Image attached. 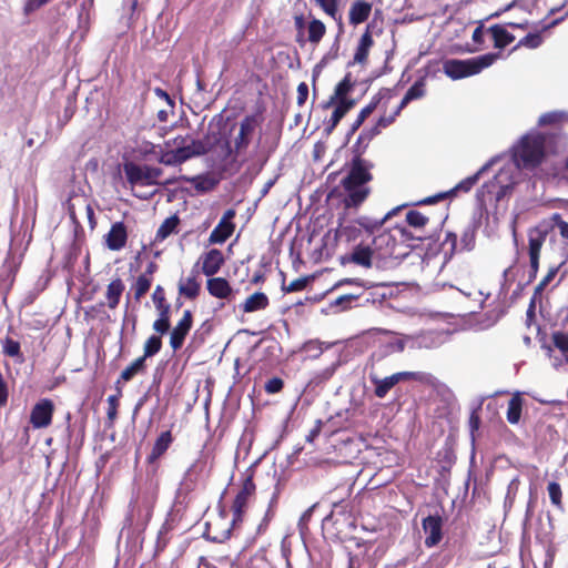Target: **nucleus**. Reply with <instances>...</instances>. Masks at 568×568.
<instances>
[{
    "label": "nucleus",
    "instance_id": "f257e3e1",
    "mask_svg": "<svg viewBox=\"0 0 568 568\" xmlns=\"http://www.w3.org/2000/svg\"><path fill=\"white\" fill-rule=\"evenodd\" d=\"M567 145L568 136L564 131H531L514 148L513 159L518 169L531 170L540 165L548 155L564 151Z\"/></svg>",
    "mask_w": 568,
    "mask_h": 568
},
{
    "label": "nucleus",
    "instance_id": "f03ea898",
    "mask_svg": "<svg viewBox=\"0 0 568 568\" xmlns=\"http://www.w3.org/2000/svg\"><path fill=\"white\" fill-rule=\"evenodd\" d=\"M373 163L362 158V151L356 150L347 175L342 180V185L347 195L344 199L345 207H357L368 196L371 190L366 184L372 181Z\"/></svg>",
    "mask_w": 568,
    "mask_h": 568
},
{
    "label": "nucleus",
    "instance_id": "7ed1b4c3",
    "mask_svg": "<svg viewBox=\"0 0 568 568\" xmlns=\"http://www.w3.org/2000/svg\"><path fill=\"white\" fill-rule=\"evenodd\" d=\"M260 125L258 116L250 114L239 123H233L227 135L221 133L219 141H222L223 160L235 161L237 156L245 154Z\"/></svg>",
    "mask_w": 568,
    "mask_h": 568
},
{
    "label": "nucleus",
    "instance_id": "20e7f679",
    "mask_svg": "<svg viewBox=\"0 0 568 568\" xmlns=\"http://www.w3.org/2000/svg\"><path fill=\"white\" fill-rule=\"evenodd\" d=\"M500 57L499 52H488L465 60L449 59L444 62V72L450 79L459 80L478 74L484 69L494 64Z\"/></svg>",
    "mask_w": 568,
    "mask_h": 568
},
{
    "label": "nucleus",
    "instance_id": "39448f33",
    "mask_svg": "<svg viewBox=\"0 0 568 568\" xmlns=\"http://www.w3.org/2000/svg\"><path fill=\"white\" fill-rule=\"evenodd\" d=\"M376 255V266H393L394 261H399L408 255L407 251H402V245L397 243V236L392 230H385L374 236L369 243Z\"/></svg>",
    "mask_w": 568,
    "mask_h": 568
},
{
    "label": "nucleus",
    "instance_id": "423d86ee",
    "mask_svg": "<svg viewBox=\"0 0 568 568\" xmlns=\"http://www.w3.org/2000/svg\"><path fill=\"white\" fill-rule=\"evenodd\" d=\"M369 381L375 386L374 394L378 398H385L388 392L398 383L408 379H419V373L398 372L390 376L381 377L376 368L371 366Z\"/></svg>",
    "mask_w": 568,
    "mask_h": 568
},
{
    "label": "nucleus",
    "instance_id": "0eeeda50",
    "mask_svg": "<svg viewBox=\"0 0 568 568\" xmlns=\"http://www.w3.org/2000/svg\"><path fill=\"white\" fill-rule=\"evenodd\" d=\"M124 173L131 185H154L158 184L162 169L129 162L124 164Z\"/></svg>",
    "mask_w": 568,
    "mask_h": 568
},
{
    "label": "nucleus",
    "instance_id": "6e6552de",
    "mask_svg": "<svg viewBox=\"0 0 568 568\" xmlns=\"http://www.w3.org/2000/svg\"><path fill=\"white\" fill-rule=\"evenodd\" d=\"M509 171L501 169L494 178L485 183L478 191L477 195L483 199L486 195H495V201L500 202L506 195H508L514 187L513 182H509Z\"/></svg>",
    "mask_w": 568,
    "mask_h": 568
},
{
    "label": "nucleus",
    "instance_id": "1a4fd4ad",
    "mask_svg": "<svg viewBox=\"0 0 568 568\" xmlns=\"http://www.w3.org/2000/svg\"><path fill=\"white\" fill-rule=\"evenodd\" d=\"M406 342L407 337H400L399 335H390L385 339H381L377 347L371 354V366L377 368L386 357L403 352Z\"/></svg>",
    "mask_w": 568,
    "mask_h": 568
},
{
    "label": "nucleus",
    "instance_id": "9d476101",
    "mask_svg": "<svg viewBox=\"0 0 568 568\" xmlns=\"http://www.w3.org/2000/svg\"><path fill=\"white\" fill-rule=\"evenodd\" d=\"M255 489L256 487L253 480V471L251 469H247L245 478L243 480L242 488L236 494L232 505V527H234L235 525L243 520V514L247 505V500L255 493Z\"/></svg>",
    "mask_w": 568,
    "mask_h": 568
},
{
    "label": "nucleus",
    "instance_id": "9b49d317",
    "mask_svg": "<svg viewBox=\"0 0 568 568\" xmlns=\"http://www.w3.org/2000/svg\"><path fill=\"white\" fill-rule=\"evenodd\" d=\"M342 265L355 264L364 268H371L376 265V255L369 243L356 244L349 253L339 256Z\"/></svg>",
    "mask_w": 568,
    "mask_h": 568
},
{
    "label": "nucleus",
    "instance_id": "f8f14e48",
    "mask_svg": "<svg viewBox=\"0 0 568 568\" xmlns=\"http://www.w3.org/2000/svg\"><path fill=\"white\" fill-rule=\"evenodd\" d=\"M234 216L235 211L232 209L224 212L221 221L210 234V243L223 244L224 242H226V240L232 235L234 231V223L232 222V219Z\"/></svg>",
    "mask_w": 568,
    "mask_h": 568
},
{
    "label": "nucleus",
    "instance_id": "ddd939ff",
    "mask_svg": "<svg viewBox=\"0 0 568 568\" xmlns=\"http://www.w3.org/2000/svg\"><path fill=\"white\" fill-rule=\"evenodd\" d=\"M53 403L50 399L38 402L30 414V423L34 428H44L52 422Z\"/></svg>",
    "mask_w": 568,
    "mask_h": 568
},
{
    "label": "nucleus",
    "instance_id": "4468645a",
    "mask_svg": "<svg viewBox=\"0 0 568 568\" xmlns=\"http://www.w3.org/2000/svg\"><path fill=\"white\" fill-rule=\"evenodd\" d=\"M192 313L190 310H185L182 318L171 332L170 345L174 351H178L183 346L184 339L192 328Z\"/></svg>",
    "mask_w": 568,
    "mask_h": 568
},
{
    "label": "nucleus",
    "instance_id": "2eb2a0df",
    "mask_svg": "<svg viewBox=\"0 0 568 568\" xmlns=\"http://www.w3.org/2000/svg\"><path fill=\"white\" fill-rule=\"evenodd\" d=\"M442 518L439 516H427L423 519V529L427 534L425 545L434 547L442 540Z\"/></svg>",
    "mask_w": 568,
    "mask_h": 568
},
{
    "label": "nucleus",
    "instance_id": "dca6fc26",
    "mask_svg": "<svg viewBox=\"0 0 568 568\" xmlns=\"http://www.w3.org/2000/svg\"><path fill=\"white\" fill-rule=\"evenodd\" d=\"M128 232L123 222L112 224L109 233L105 235L106 246L112 251H119L126 244Z\"/></svg>",
    "mask_w": 568,
    "mask_h": 568
},
{
    "label": "nucleus",
    "instance_id": "f3484780",
    "mask_svg": "<svg viewBox=\"0 0 568 568\" xmlns=\"http://www.w3.org/2000/svg\"><path fill=\"white\" fill-rule=\"evenodd\" d=\"M217 142H220L219 138H214L212 141L210 135H206L203 140L191 139V142L186 144V148H182V150L186 160H190L206 154Z\"/></svg>",
    "mask_w": 568,
    "mask_h": 568
},
{
    "label": "nucleus",
    "instance_id": "a211bd4d",
    "mask_svg": "<svg viewBox=\"0 0 568 568\" xmlns=\"http://www.w3.org/2000/svg\"><path fill=\"white\" fill-rule=\"evenodd\" d=\"M496 159L489 160L475 174L462 180L453 189L448 190L449 197L456 196L458 192H469L478 182L479 178L495 163Z\"/></svg>",
    "mask_w": 568,
    "mask_h": 568
},
{
    "label": "nucleus",
    "instance_id": "6ab92c4d",
    "mask_svg": "<svg viewBox=\"0 0 568 568\" xmlns=\"http://www.w3.org/2000/svg\"><path fill=\"white\" fill-rule=\"evenodd\" d=\"M209 293L221 300H231L234 294L230 283L224 277H211L206 282Z\"/></svg>",
    "mask_w": 568,
    "mask_h": 568
},
{
    "label": "nucleus",
    "instance_id": "aec40b11",
    "mask_svg": "<svg viewBox=\"0 0 568 568\" xmlns=\"http://www.w3.org/2000/svg\"><path fill=\"white\" fill-rule=\"evenodd\" d=\"M223 263V253L217 248H212L203 256L202 272L206 276H213L220 271Z\"/></svg>",
    "mask_w": 568,
    "mask_h": 568
},
{
    "label": "nucleus",
    "instance_id": "412c9836",
    "mask_svg": "<svg viewBox=\"0 0 568 568\" xmlns=\"http://www.w3.org/2000/svg\"><path fill=\"white\" fill-rule=\"evenodd\" d=\"M356 104L355 100H345L337 103L335 106L331 119L328 120L324 131L328 135L333 132V130L337 126L341 120L345 116V114L352 110Z\"/></svg>",
    "mask_w": 568,
    "mask_h": 568
},
{
    "label": "nucleus",
    "instance_id": "4be33fe9",
    "mask_svg": "<svg viewBox=\"0 0 568 568\" xmlns=\"http://www.w3.org/2000/svg\"><path fill=\"white\" fill-rule=\"evenodd\" d=\"M372 4L369 2L358 0L355 1L349 9V23L357 26L366 21L371 14Z\"/></svg>",
    "mask_w": 568,
    "mask_h": 568
},
{
    "label": "nucleus",
    "instance_id": "5701e85b",
    "mask_svg": "<svg viewBox=\"0 0 568 568\" xmlns=\"http://www.w3.org/2000/svg\"><path fill=\"white\" fill-rule=\"evenodd\" d=\"M173 442V437L170 430L162 432L156 438L153 448L148 456V463L152 464L159 459L170 447Z\"/></svg>",
    "mask_w": 568,
    "mask_h": 568
},
{
    "label": "nucleus",
    "instance_id": "b1692460",
    "mask_svg": "<svg viewBox=\"0 0 568 568\" xmlns=\"http://www.w3.org/2000/svg\"><path fill=\"white\" fill-rule=\"evenodd\" d=\"M488 32L493 37L494 47L496 49H504L515 40V36L501 24L489 27Z\"/></svg>",
    "mask_w": 568,
    "mask_h": 568
},
{
    "label": "nucleus",
    "instance_id": "393cba45",
    "mask_svg": "<svg viewBox=\"0 0 568 568\" xmlns=\"http://www.w3.org/2000/svg\"><path fill=\"white\" fill-rule=\"evenodd\" d=\"M478 223L476 221L469 223L463 231L458 252H470L476 244V232Z\"/></svg>",
    "mask_w": 568,
    "mask_h": 568
},
{
    "label": "nucleus",
    "instance_id": "a878e982",
    "mask_svg": "<svg viewBox=\"0 0 568 568\" xmlns=\"http://www.w3.org/2000/svg\"><path fill=\"white\" fill-rule=\"evenodd\" d=\"M268 306V297L262 292H256L248 296L242 304L244 313H253L256 311L264 310Z\"/></svg>",
    "mask_w": 568,
    "mask_h": 568
},
{
    "label": "nucleus",
    "instance_id": "bb28decb",
    "mask_svg": "<svg viewBox=\"0 0 568 568\" xmlns=\"http://www.w3.org/2000/svg\"><path fill=\"white\" fill-rule=\"evenodd\" d=\"M407 341H412L413 345L424 348H434L440 344V335L434 331L423 332L415 338L407 337Z\"/></svg>",
    "mask_w": 568,
    "mask_h": 568
},
{
    "label": "nucleus",
    "instance_id": "cd10ccee",
    "mask_svg": "<svg viewBox=\"0 0 568 568\" xmlns=\"http://www.w3.org/2000/svg\"><path fill=\"white\" fill-rule=\"evenodd\" d=\"M389 93V90L388 89H382L379 90V92L377 94H375L372 99V101L366 105L364 106L357 119L355 120V128H361V125L364 123V121L366 120L367 116H369L374 110L377 108V105L379 104L381 100Z\"/></svg>",
    "mask_w": 568,
    "mask_h": 568
},
{
    "label": "nucleus",
    "instance_id": "c85d7f7f",
    "mask_svg": "<svg viewBox=\"0 0 568 568\" xmlns=\"http://www.w3.org/2000/svg\"><path fill=\"white\" fill-rule=\"evenodd\" d=\"M124 291V284L121 278H115L110 282V284L106 287V300H108V306L111 310H114L119 303L121 295Z\"/></svg>",
    "mask_w": 568,
    "mask_h": 568
},
{
    "label": "nucleus",
    "instance_id": "c756f323",
    "mask_svg": "<svg viewBox=\"0 0 568 568\" xmlns=\"http://www.w3.org/2000/svg\"><path fill=\"white\" fill-rule=\"evenodd\" d=\"M564 122H568V112L567 111H550L547 113H544L538 119V124L540 126L545 125H557ZM554 129H557V126H554L550 131ZM559 130V128H558ZM560 131H562L560 129Z\"/></svg>",
    "mask_w": 568,
    "mask_h": 568
},
{
    "label": "nucleus",
    "instance_id": "7c9ffc66",
    "mask_svg": "<svg viewBox=\"0 0 568 568\" xmlns=\"http://www.w3.org/2000/svg\"><path fill=\"white\" fill-rule=\"evenodd\" d=\"M180 179L192 183L195 190L202 193L210 192L217 185V181L209 175L193 178L181 176Z\"/></svg>",
    "mask_w": 568,
    "mask_h": 568
},
{
    "label": "nucleus",
    "instance_id": "2f4dec72",
    "mask_svg": "<svg viewBox=\"0 0 568 568\" xmlns=\"http://www.w3.org/2000/svg\"><path fill=\"white\" fill-rule=\"evenodd\" d=\"M546 240V233L540 230H535L529 233V257L539 258L540 251Z\"/></svg>",
    "mask_w": 568,
    "mask_h": 568
},
{
    "label": "nucleus",
    "instance_id": "473e14b6",
    "mask_svg": "<svg viewBox=\"0 0 568 568\" xmlns=\"http://www.w3.org/2000/svg\"><path fill=\"white\" fill-rule=\"evenodd\" d=\"M182 148L179 150H168L161 153L159 162L166 166H175L186 162Z\"/></svg>",
    "mask_w": 568,
    "mask_h": 568
},
{
    "label": "nucleus",
    "instance_id": "72a5a7b5",
    "mask_svg": "<svg viewBox=\"0 0 568 568\" xmlns=\"http://www.w3.org/2000/svg\"><path fill=\"white\" fill-rule=\"evenodd\" d=\"M521 409H523V399L517 393L514 395L510 400L508 402V409H507V420L508 423L515 425L518 424L521 416Z\"/></svg>",
    "mask_w": 568,
    "mask_h": 568
},
{
    "label": "nucleus",
    "instance_id": "f704fd0d",
    "mask_svg": "<svg viewBox=\"0 0 568 568\" xmlns=\"http://www.w3.org/2000/svg\"><path fill=\"white\" fill-rule=\"evenodd\" d=\"M379 133L381 130L376 124L371 129H364L358 135L355 145L353 146V152L356 153V150H358L362 151L363 154L368 143Z\"/></svg>",
    "mask_w": 568,
    "mask_h": 568
},
{
    "label": "nucleus",
    "instance_id": "c9c22d12",
    "mask_svg": "<svg viewBox=\"0 0 568 568\" xmlns=\"http://www.w3.org/2000/svg\"><path fill=\"white\" fill-rule=\"evenodd\" d=\"M192 276L187 277L185 283L179 284V293L190 300L195 298L200 292V284L196 281L195 272L192 271Z\"/></svg>",
    "mask_w": 568,
    "mask_h": 568
},
{
    "label": "nucleus",
    "instance_id": "e433bc0d",
    "mask_svg": "<svg viewBox=\"0 0 568 568\" xmlns=\"http://www.w3.org/2000/svg\"><path fill=\"white\" fill-rule=\"evenodd\" d=\"M333 343H323L318 339H310L302 346V352L306 353L311 358H317L323 353L324 348H329Z\"/></svg>",
    "mask_w": 568,
    "mask_h": 568
},
{
    "label": "nucleus",
    "instance_id": "4c0bfd02",
    "mask_svg": "<svg viewBox=\"0 0 568 568\" xmlns=\"http://www.w3.org/2000/svg\"><path fill=\"white\" fill-rule=\"evenodd\" d=\"M354 87V82L352 81V74L347 72L345 77L336 84L334 90L335 98L338 99V103L341 101L348 100L346 95L352 91Z\"/></svg>",
    "mask_w": 568,
    "mask_h": 568
},
{
    "label": "nucleus",
    "instance_id": "58836bf2",
    "mask_svg": "<svg viewBox=\"0 0 568 568\" xmlns=\"http://www.w3.org/2000/svg\"><path fill=\"white\" fill-rule=\"evenodd\" d=\"M145 369L144 358H136L133 363H131L123 372L121 373L120 379L118 384L123 382L131 381L136 374L142 373Z\"/></svg>",
    "mask_w": 568,
    "mask_h": 568
},
{
    "label": "nucleus",
    "instance_id": "ea45409f",
    "mask_svg": "<svg viewBox=\"0 0 568 568\" xmlns=\"http://www.w3.org/2000/svg\"><path fill=\"white\" fill-rule=\"evenodd\" d=\"M152 301L158 310L159 314H170L171 305L166 303L164 290L161 285H158L152 294Z\"/></svg>",
    "mask_w": 568,
    "mask_h": 568
},
{
    "label": "nucleus",
    "instance_id": "a19ab883",
    "mask_svg": "<svg viewBox=\"0 0 568 568\" xmlns=\"http://www.w3.org/2000/svg\"><path fill=\"white\" fill-rule=\"evenodd\" d=\"M325 31V24L318 19H313L308 23V41L312 43H318L324 37Z\"/></svg>",
    "mask_w": 568,
    "mask_h": 568
},
{
    "label": "nucleus",
    "instance_id": "79ce46f5",
    "mask_svg": "<svg viewBox=\"0 0 568 568\" xmlns=\"http://www.w3.org/2000/svg\"><path fill=\"white\" fill-rule=\"evenodd\" d=\"M358 297L357 293L344 294L332 301L331 306L338 311H346L353 306V303H358Z\"/></svg>",
    "mask_w": 568,
    "mask_h": 568
},
{
    "label": "nucleus",
    "instance_id": "37998d69",
    "mask_svg": "<svg viewBox=\"0 0 568 568\" xmlns=\"http://www.w3.org/2000/svg\"><path fill=\"white\" fill-rule=\"evenodd\" d=\"M162 347V339L158 335L150 336L146 342L144 343V354L140 358H144V362H146L148 357H152L155 354H158L161 351Z\"/></svg>",
    "mask_w": 568,
    "mask_h": 568
},
{
    "label": "nucleus",
    "instance_id": "c03bdc74",
    "mask_svg": "<svg viewBox=\"0 0 568 568\" xmlns=\"http://www.w3.org/2000/svg\"><path fill=\"white\" fill-rule=\"evenodd\" d=\"M3 353L13 358H19L20 362L23 361V356L21 353V345L18 341H14L10 337H6L2 343Z\"/></svg>",
    "mask_w": 568,
    "mask_h": 568
},
{
    "label": "nucleus",
    "instance_id": "a18cd8bd",
    "mask_svg": "<svg viewBox=\"0 0 568 568\" xmlns=\"http://www.w3.org/2000/svg\"><path fill=\"white\" fill-rule=\"evenodd\" d=\"M179 219L176 216L168 217L159 227L156 232V240H164L170 236L176 229Z\"/></svg>",
    "mask_w": 568,
    "mask_h": 568
},
{
    "label": "nucleus",
    "instance_id": "49530a36",
    "mask_svg": "<svg viewBox=\"0 0 568 568\" xmlns=\"http://www.w3.org/2000/svg\"><path fill=\"white\" fill-rule=\"evenodd\" d=\"M428 221L429 219L419 211L410 210L406 213V222L416 231L424 227L428 223Z\"/></svg>",
    "mask_w": 568,
    "mask_h": 568
},
{
    "label": "nucleus",
    "instance_id": "de8ad7c7",
    "mask_svg": "<svg viewBox=\"0 0 568 568\" xmlns=\"http://www.w3.org/2000/svg\"><path fill=\"white\" fill-rule=\"evenodd\" d=\"M425 77L419 78L405 93L406 101H414L425 95Z\"/></svg>",
    "mask_w": 568,
    "mask_h": 568
},
{
    "label": "nucleus",
    "instance_id": "09e8293b",
    "mask_svg": "<svg viewBox=\"0 0 568 568\" xmlns=\"http://www.w3.org/2000/svg\"><path fill=\"white\" fill-rule=\"evenodd\" d=\"M152 284V278L146 276V274H141L133 286L134 290V298L140 301L141 297L150 290Z\"/></svg>",
    "mask_w": 568,
    "mask_h": 568
},
{
    "label": "nucleus",
    "instance_id": "8fccbe9b",
    "mask_svg": "<svg viewBox=\"0 0 568 568\" xmlns=\"http://www.w3.org/2000/svg\"><path fill=\"white\" fill-rule=\"evenodd\" d=\"M542 43V38L539 32L528 33L524 38L519 40L517 45L514 47L513 50H516L519 47H525L529 49H537Z\"/></svg>",
    "mask_w": 568,
    "mask_h": 568
},
{
    "label": "nucleus",
    "instance_id": "3c124183",
    "mask_svg": "<svg viewBox=\"0 0 568 568\" xmlns=\"http://www.w3.org/2000/svg\"><path fill=\"white\" fill-rule=\"evenodd\" d=\"M393 231H394V233L397 236V242L398 241L407 242V241H413V240L423 241L425 239L424 235L417 234V233H413L412 231H409V230H407L406 227H403V226H395L393 229Z\"/></svg>",
    "mask_w": 568,
    "mask_h": 568
},
{
    "label": "nucleus",
    "instance_id": "603ef678",
    "mask_svg": "<svg viewBox=\"0 0 568 568\" xmlns=\"http://www.w3.org/2000/svg\"><path fill=\"white\" fill-rule=\"evenodd\" d=\"M392 213H387L381 221H373L369 217L362 216L357 220L358 225L364 227L367 232L373 234L375 230L379 229L385 220Z\"/></svg>",
    "mask_w": 568,
    "mask_h": 568
},
{
    "label": "nucleus",
    "instance_id": "864d4df0",
    "mask_svg": "<svg viewBox=\"0 0 568 568\" xmlns=\"http://www.w3.org/2000/svg\"><path fill=\"white\" fill-rule=\"evenodd\" d=\"M357 295H359L358 297V303L355 304L356 306H363V305H366V304H375V303H381L385 295L382 294V295H378L374 292H362V293H357Z\"/></svg>",
    "mask_w": 568,
    "mask_h": 568
},
{
    "label": "nucleus",
    "instance_id": "5fc2aeb1",
    "mask_svg": "<svg viewBox=\"0 0 568 568\" xmlns=\"http://www.w3.org/2000/svg\"><path fill=\"white\" fill-rule=\"evenodd\" d=\"M316 4L321 7V9L332 17L334 20L337 19V0H315Z\"/></svg>",
    "mask_w": 568,
    "mask_h": 568
},
{
    "label": "nucleus",
    "instance_id": "6e6d98bb",
    "mask_svg": "<svg viewBox=\"0 0 568 568\" xmlns=\"http://www.w3.org/2000/svg\"><path fill=\"white\" fill-rule=\"evenodd\" d=\"M337 366H338V363H334L331 366H328V367L322 369L321 372L316 373V375L312 379V383L321 384L323 382L328 381L334 375Z\"/></svg>",
    "mask_w": 568,
    "mask_h": 568
},
{
    "label": "nucleus",
    "instance_id": "4d7b16f0",
    "mask_svg": "<svg viewBox=\"0 0 568 568\" xmlns=\"http://www.w3.org/2000/svg\"><path fill=\"white\" fill-rule=\"evenodd\" d=\"M548 494L551 503L561 508V488L560 485L556 481H551L548 484Z\"/></svg>",
    "mask_w": 568,
    "mask_h": 568
},
{
    "label": "nucleus",
    "instance_id": "13d9d810",
    "mask_svg": "<svg viewBox=\"0 0 568 568\" xmlns=\"http://www.w3.org/2000/svg\"><path fill=\"white\" fill-rule=\"evenodd\" d=\"M153 329L159 334H165L170 329V314H159L153 323Z\"/></svg>",
    "mask_w": 568,
    "mask_h": 568
},
{
    "label": "nucleus",
    "instance_id": "bf43d9fd",
    "mask_svg": "<svg viewBox=\"0 0 568 568\" xmlns=\"http://www.w3.org/2000/svg\"><path fill=\"white\" fill-rule=\"evenodd\" d=\"M308 283V277H300L290 283L288 286L282 284V290L286 293L303 291Z\"/></svg>",
    "mask_w": 568,
    "mask_h": 568
},
{
    "label": "nucleus",
    "instance_id": "052dcab7",
    "mask_svg": "<svg viewBox=\"0 0 568 568\" xmlns=\"http://www.w3.org/2000/svg\"><path fill=\"white\" fill-rule=\"evenodd\" d=\"M552 225L558 229L560 235L568 240V223L562 220L559 213H554L551 216Z\"/></svg>",
    "mask_w": 568,
    "mask_h": 568
},
{
    "label": "nucleus",
    "instance_id": "680f3d73",
    "mask_svg": "<svg viewBox=\"0 0 568 568\" xmlns=\"http://www.w3.org/2000/svg\"><path fill=\"white\" fill-rule=\"evenodd\" d=\"M317 504H314L312 505L311 507H308L301 516L300 520H298V529H300V532L303 535L305 534V531L307 530V524L308 521L311 520L312 518V515L314 513V509L316 508Z\"/></svg>",
    "mask_w": 568,
    "mask_h": 568
},
{
    "label": "nucleus",
    "instance_id": "e2e57ef3",
    "mask_svg": "<svg viewBox=\"0 0 568 568\" xmlns=\"http://www.w3.org/2000/svg\"><path fill=\"white\" fill-rule=\"evenodd\" d=\"M551 337L554 345L561 352L568 347V334L564 332H554Z\"/></svg>",
    "mask_w": 568,
    "mask_h": 568
},
{
    "label": "nucleus",
    "instance_id": "0e129e2a",
    "mask_svg": "<svg viewBox=\"0 0 568 568\" xmlns=\"http://www.w3.org/2000/svg\"><path fill=\"white\" fill-rule=\"evenodd\" d=\"M283 386V379H281L280 377H273L266 382L265 390L268 394H276L282 390Z\"/></svg>",
    "mask_w": 568,
    "mask_h": 568
},
{
    "label": "nucleus",
    "instance_id": "69168bd1",
    "mask_svg": "<svg viewBox=\"0 0 568 568\" xmlns=\"http://www.w3.org/2000/svg\"><path fill=\"white\" fill-rule=\"evenodd\" d=\"M108 404H109V407H108V412H106V416H108V419L112 423L115 417H116V414H118V396L116 395H111L108 397Z\"/></svg>",
    "mask_w": 568,
    "mask_h": 568
},
{
    "label": "nucleus",
    "instance_id": "338daca9",
    "mask_svg": "<svg viewBox=\"0 0 568 568\" xmlns=\"http://www.w3.org/2000/svg\"><path fill=\"white\" fill-rule=\"evenodd\" d=\"M449 197V193L446 191V192H439L435 195H432V196H428V197H425L420 201H418L416 204L417 205H430V204H435L442 200H445V199H448Z\"/></svg>",
    "mask_w": 568,
    "mask_h": 568
},
{
    "label": "nucleus",
    "instance_id": "774afa93",
    "mask_svg": "<svg viewBox=\"0 0 568 568\" xmlns=\"http://www.w3.org/2000/svg\"><path fill=\"white\" fill-rule=\"evenodd\" d=\"M189 139H190L189 135H186V136L178 135L172 140L165 141V146L166 148L174 146L173 150H179L180 148H186V144H187L186 142Z\"/></svg>",
    "mask_w": 568,
    "mask_h": 568
}]
</instances>
